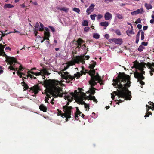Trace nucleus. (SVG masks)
I'll return each mask as SVG.
<instances>
[{"mask_svg":"<svg viewBox=\"0 0 154 154\" xmlns=\"http://www.w3.org/2000/svg\"><path fill=\"white\" fill-rule=\"evenodd\" d=\"M112 85L118 88V95L124 98V100H130L131 97V93L128 89L130 86V77L124 72H119L116 79L113 80Z\"/></svg>","mask_w":154,"mask_h":154,"instance_id":"nucleus-1","label":"nucleus"},{"mask_svg":"<svg viewBox=\"0 0 154 154\" xmlns=\"http://www.w3.org/2000/svg\"><path fill=\"white\" fill-rule=\"evenodd\" d=\"M44 84L46 87H49L53 91L54 95L53 96L56 98L58 97H62L64 94H67V92H65L64 93H61L62 91V88L59 87L61 82L55 80H46L44 82Z\"/></svg>","mask_w":154,"mask_h":154,"instance_id":"nucleus-2","label":"nucleus"},{"mask_svg":"<svg viewBox=\"0 0 154 154\" xmlns=\"http://www.w3.org/2000/svg\"><path fill=\"white\" fill-rule=\"evenodd\" d=\"M81 74L85 75L86 73H88L89 75L91 77V80L89 82V83L90 85V87L89 88V90L86 92V93H90L91 94L94 95L95 92V91L96 89L94 87L96 85V82L95 81H96V75H94L92 73H94V71H92L91 70H89L88 69H86L84 67L82 68V70L81 71Z\"/></svg>","mask_w":154,"mask_h":154,"instance_id":"nucleus-3","label":"nucleus"},{"mask_svg":"<svg viewBox=\"0 0 154 154\" xmlns=\"http://www.w3.org/2000/svg\"><path fill=\"white\" fill-rule=\"evenodd\" d=\"M6 45H3L2 44H0V48L1 50L0 51V55L5 57L6 61L8 63V64H10V66L8 67V69H10V70L17 71V68L15 67L14 66L16 63H17L16 59L13 57L8 56L4 51V49Z\"/></svg>","mask_w":154,"mask_h":154,"instance_id":"nucleus-4","label":"nucleus"},{"mask_svg":"<svg viewBox=\"0 0 154 154\" xmlns=\"http://www.w3.org/2000/svg\"><path fill=\"white\" fill-rule=\"evenodd\" d=\"M23 88L25 90L26 89L27 90L29 89V91H31V92H32L34 93V95H33V96H35L38 93L39 91L41 90L39 84H38L35 85L34 86L31 87L30 88H29V87L27 84H26L24 85Z\"/></svg>","mask_w":154,"mask_h":154,"instance_id":"nucleus-5","label":"nucleus"},{"mask_svg":"<svg viewBox=\"0 0 154 154\" xmlns=\"http://www.w3.org/2000/svg\"><path fill=\"white\" fill-rule=\"evenodd\" d=\"M63 111L64 113H62L61 116L62 117H64L66 119L67 118H70L71 117V110L73 109L72 107H67V106H63Z\"/></svg>","mask_w":154,"mask_h":154,"instance_id":"nucleus-6","label":"nucleus"},{"mask_svg":"<svg viewBox=\"0 0 154 154\" xmlns=\"http://www.w3.org/2000/svg\"><path fill=\"white\" fill-rule=\"evenodd\" d=\"M58 73L60 75L62 79H65L66 80L67 79L70 80L71 81H74L75 80L74 77L72 76L67 72H64L63 70H62L61 71L59 72Z\"/></svg>","mask_w":154,"mask_h":154,"instance_id":"nucleus-7","label":"nucleus"},{"mask_svg":"<svg viewBox=\"0 0 154 154\" xmlns=\"http://www.w3.org/2000/svg\"><path fill=\"white\" fill-rule=\"evenodd\" d=\"M79 93L77 91L75 90L74 92H72L69 93L70 95H65L64 99L65 100L67 99L69 102H71L73 99V97H75L79 95Z\"/></svg>","mask_w":154,"mask_h":154,"instance_id":"nucleus-8","label":"nucleus"},{"mask_svg":"<svg viewBox=\"0 0 154 154\" xmlns=\"http://www.w3.org/2000/svg\"><path fill=\"white\" fill-rule=\"evenodd\" d=\"M82 55L80 56H77L74 58H73V61L69 62V65H73L75 63H79L81 60V58Z\"/></svg>","mask_w":154,"mask_h":154,"instance_id":"nucleus-9","label":"nucleus"},{"mask_svg":"<svg viewBox=\"0 0 154 154\" xmlns=\"http://www.w3.org/2000/svg\"><path fill=\"white\" fill-rule=\"evenodd\" d=\"M141 73L138 72L137 71H136L134 72V76L135 78H140L141 79H144L145 77L143 76V75H144L145 72L143 70L141 71Z\"/></svg>","mask_w":154,"mask_h":154,"instance_id":"nucleus-10","label":"nucleus"},{"mask_svg":"<svg viewBox=\"0 0 154 154\" xmlns=\"http://www.w3.org/2000/svg\"><path fill=\"white\" fill-rule=\"evenodd\" d=\"M92 63L89 64L88 68L90 69L89 70H91V72L93 71V70L94 71V73H92V74L94 75H95V70H96V69H94V68L96 65V63L93 61H92Z\"/></svg>","mask_w":154,"mask_h":154,"instance_id":"nucleus-11","label":"nucleus"},{"mask_svg":"<svg viewBox=\"0 0 154 154\" xmlns=\"http://www.w3.org/2000/svg\"><path fill=\"white\" fill-rule=\"evenodd\" d=\"M76 42L77 43V45L76 48V49L78 50L79 51L80 50V47L82 46V44L85 42L80 38H79Z\"/></svg>","mask_w":154,"mask_h":154,"instance_id":"nucleus-12","label":"nucleus"},{"mask_svg":"<svg viewBox=\"0 0 154 154\" xmlns=\"http://www.w3.org/2000/svg\"><path fill=\"white\" fill-rule=\"evenodd\" d=\"M104 81L103 80V77H101L99 74L97 72V83H99L100 85H104Z\"/></svg>","mask_w":154,"mask_h":154,"instance_id":"nucleus-13","label":"nucleus"},{"mask_svg":"<svg viewBox=\"0 0 154 154\" xmlns=\"http://www.w3.org/2000/svg\"><path fill=\"white\" fill-rule=\"evenodd\" d=\"M95 6V5L93 4H91V5L86 10V12L87 15L90 14L94 10V7Z\"/></svg>","mask_w":154,"mask_h":154,"instance_id":"nucleus-14","label":"nucleus"},{"mask_svg":"<svg viewBox=\"0 0 154 154\" xmlns=\"http://www.w3.org/2000/svg\"><path fill=\"white\" fill-rule=\"evenodd\" d=\"M112 14L108 12H106L104 15V18L106 20H108L112 19Z\"/></svg>","mask_w":154,"mask_h":154,"instance_id":"nucleus-15","label":"nucleus"},{"mask_svg":"<svg viewBox=\"0 0 154 154\" xmlns=\"http://www.w3.org/2000/svg\"><path fill=\"white\" fill-rule=\"evenodd\" d=\"M80 50L82 49L84 51V54L85 55L88 51V48L86 46L85 44H83L82 46L80 47Z\"/></svg>","mask_w":154,"mask_h":154,"instance_id":"nucleus-16","label":"nucleus"},{"mask_svg":"<svg viewBox=\"0 0 154 154\" xmlns=\"http://www.w3.org/2000/svg\"><path fill=\"white\" fill-rule=\"evenodd\" d=\"M112 41L116 44L120 45L122 43V40L121 38L113 39Z\"/></svg>","mask_w":154,"mask_h":154,"instance_id":"nucleus-17","label":"nucleus"},{"mask_svg":"<svg viewBox=\"0 0 154 154\" xmlns=\"http://www.w3.org/2000/svg\"><path fill=\"white\" fill-rule=\"evenodd\" d=\"M141 10L142 11L141 12H140V9H138L136 11L131 12V14L133 15H135L140 13L142 14V12H143V8L141 9Z\"/></svg>","mask_w":154,"mask_h":154,"instance_id":"nucleus-18","label":"nucleus"},{"mask_svg":"<svg viewBox=\"0 0 154 154\" xmlns=\"http://www.w3.org/2000/svg\"><path fill=\"white\" fill-rule=\"evenodd\" d=\"M39 108L40 110L43 111L44 112H47V107L43 104H41L39 106Z\"/></svg>","mask_w":154,"mask_h":154,"instance_id":"nucleus-19","label":"nucleus"},{"mask_svg":"<svg viewBox=\"0 0 154 154\" xmlns=\"http://www.w3.org/2000/svg\"><path fill=\"white\" fill-rule=\"evenodd\" d=\"M44 34L45 36L44 38H45L47 40H49V38L50 36L49 32L45 31Z\"/></svg>","mask_w":154,"mask_h":154,"instance_id":"nucleus-20","label":"nucleus"},{"mask_svg":"<svg viewBox=\"0 0 154 154\" xmlns=\"http://www.w3.org/2000/svg\"><path fill=\"white\" fill-rule=\"evenodd\" d=\"M77 99L78 100L80 104H81L85 105L86 103L84 101H83V100L84 99L82 98L81 97H78Z\"/></svg>","mask_w":154,"mask_h":154,"instance_id":"nucleus-21","label":"nucleus"},{"mask_svg":"<svg viewBox=\"0 0 154 154\" xmlns=\"http://www.w3.org/2000/svg\"><path fill=\"white\" fill-rule=\"evenodd\" d=\"M29 72L30 73L33 75H34L36 76H39L40 75H42V72H35L33 71H29Z\"/></svg>","mask_w":154,"mask_h":154,"instance_id":"nucleus-22","label":"nucleus"},{"mask_svg":"<svg viewBox=\"0 0 154 154\" xmlns=\"http://www.w3.org/2000/svg\"><path fill=\"white\" fill-rule=\"evenodd\" d=\"M100 25L102 26L107 27L109 25V23L108 22H102L100 23Z\"/></svg>","mask_w":154,"mask_h":154,"instance_id":"nucleus-23","label":"nucleus"},{"mask_svg":"<svg viewBox=\"0 0 154 154\" xmlns=\"http://www.w3.org/2000/svg\"><path fill=\"white\" fill-rule=\"evenodd\" d=\"M145 7L146 8L147 10L152 9V7L150 4L145 3L144 5Z\"/></svg>","mask_w":154,"mask_h":154,"instance_id":"nucleus-24","label":"nucleus"},{"mask_svg":"<svg viewBox=\"0 0 154 154\" xmlns=\"http://www.w3.org/2000/svg\"><path fill=\"white\" fill-rule=\"evenodd\" d=\"M14 7V6L10 4H5L4 7V8L5 9H6L7 8H11Z\"/></svg>","mask_w":154,"mask_h":154,"instance_id":"nucleus-25","label":"nucleus"},{"mask_svg":"<svg viewBox=\"0 0 154 154\" xmlns=\"http://www.w3.org/2000/svg\"><path fill=\"white\" fill-rule=\"evenodd\" d=\"M57 9L58 10H60L61 11H63L65 12H67L69 10V9L65 7L63 8H59L58 7L57 8Z\"/></svg>","mask_w":154,"mask_h":154,"instance_id":"nucleus-26","label":"nucleus"},{"mask_svg":"<svg viewBox=\"0 0 154 154\" xmlns=\"http://www.w3.org/2000/svg\"><path fill=\"white\" fill-rule=\"evenodd\" d=\"M136 78L137 79V82H139L140 83L141 85L142 86L144 85L145 82L142 80H144V79H141L140 78Z\"/></svg>","mask_w":154,"mask_h":154,"instance_id":"nucleus-27","label":"nucleus"},{"mask_svg":"<svg viewBox=\"0 0 154 154\" xmlns=\"http://www.w3.org/2000/svg\"><path fill=\"white\" fill-rule=\"evenodd\" d=\"M82 75V74H81L79 72H77L76 74H75L74 75V78L75 77H76L77 78H79L80 76ZM73 77V76H72Z\"/></svg>","mask_w":154,"mask_h":154,"instance_id":"nucleus-28","label":"nucleus"},{"mask_svg":"<svg viewBox=\"0 0 154 154\" xmlns=\"http://www.w3.org/2000/svg\"><path fill=\"white\" fill-rule=\"evenodd\" d=\"M42 72V74L46 75L48 73L47 70L45 68H43L41 70V71Z\"/></svg>","mask_w":154,"mask_h":154,"instance_id":"nucleus-29","label":"nucleus"},{"mask_svg":"<svg viewBox=\"0 0 154 154\" xmlns=\"http://www.w3.org/2000/svg\"><path fill=\"white\" fill-rule=\"evenodd\" d=\"M80 94H81V96H79V97H81L82 98H83L84 99H85V98H86L85 97H86V96L85 93L81 92ZM78 97V96L77 97Z\"/></svg>","mask_w":154,"mask_h":154,"instance_id":"nucleus-30","label":"nucleus"},{"mask_svg":"<svg viewBox=\"0 0 154 154\" xmlns=\"http://www.w3.org/2000/svg\"><path fill=\"white\" fill-rule=\"evenodd\" d=\"M145 48L142 46V45H140L138 48V50L139 52H141L143 51V50L145 49Z\"/></svg>","mask_w":154,"mask_h":154,"instance_id":"nucleus-31","label":"nucleus"},{"mask_svg":"<svg viewBox=\"0 0 154 154\" xmlns=\"http://www.w3.org/2000/svg\"><path fill=\"white\" fill-rule=\"evenodd\" d=\"M88 22L86 20H84L82 23V25L83 26H88Z\"/></svg>","mask_w":154,"mask_h":154,"instance_id":"nucleus-32","label":"nucleus"},{"mask_svg":"<svg viewBox=\"0 0 154 154\" xmlns=\"http://www.w3.org/2000/svg\"><path fill=\"white\" fill-rule=\"evenodd\" d=\"M116 16L119 19H122L123 18L122 15L119 14V13H117L116 14Z\"/></svg>","mask_w":154,"mask_h":154,"instance_id":"nucleus-33","label":"nucleus"},{"mask_svg":"<svg viewBox=\"0 0 154 154\" xmlns=\"http://www.w3.org/2000/svg\"><path fill=\"white\" fill-rule=\"evenodd\" d=\"M76 111L75 113H78V114H79V116H80V115L82 114V112L79 111L78 107H76Z\"/></svg>","mask_w":154,"mask_h":154,"instance_id":"nucleus-34","label":"nucleus"},{"mask_svg":"<svg viewBox=\"0 0 154 154\" xmlns=\"http://www.w3.org/2000/svg\"><path fill=\"white\" fill-rule=\"evenodd\" d=\"M41 28H39V31H42L44 30V25L41 23H40Z\"/></svg>","mask_w":154,"mask_h":154,"instance_id":"nucleus-35","label":"nucleus"},{"mask_svg":"<svg viewBox=\"0 0 154 154\" xmlns=\"http://www.w3.org/2000/svg\"><path fill=\"white\" fill-rule=\"evenodd\" d=\"M73 11L77 12L79 14L80 12V9L78 8H74L73 9Z\"/></svg>","mask_w":154,"mask_h":154,"instance_id":"nucleus-36","label":"nucleus"},{"mask_svg":"<svg viewBox=\"0 0 154 154\" xmlns=\"http://www.w3.org/2000/svg\"><path fill=\"white\" fill-rule=\"evenodd\" d=\"M85 110H88L89 108V104L86 103L84 105Z\"/></svg>","mask_w":154,"mask_h":154,"instance_id":"nucleus-37","label":"nucleus"},{"mask_svg":"<svg viewBox=\"0 0 154 154\" xmlns=\"http://www.w3.org/2000/svg\"><path fill=\"white\" fill-rule=\"evenodd\" d=\"M17 75L19 76L20 78L22 77V75H25L24 74H23L22 73L20 72L19 71H17Z\"/></svg>","mask_w":154,"mask_h":154,"instance_id":"nucleus-38","label":"nucleus"},{"mask_svg":"<svg viewBox=\"0 0 154 154\" xmlns=\"http://www.w3.org/2000/svg\"><path fill=\"white\" fill-rule=\"evenodd\" d=\"M89 97L90 98V100H93L96 103V99L95 98V96H90Z\"/></svg>","mask_w":154,"mask_h":154,"instance_id":"nucleus-39","label":"nucleus"},{"mask_svg":"<svg viewBox=\"0 0 154 154\" xmlns=\"http://www.w3.org/2000/svg\"><path fill=\"white\" fill-rule=\"evenodd\" d=\"M126 32L127 33V35L129 36V34H134V33L133 32V31H132V30H131L130 31L128 30Z\"/></svg>","mask_w":154,"mask_h":154,"instance_id":"nucleus-40","label":"nucleus"},{"mask_svg":"<svg viewBox=\"0 0 154 154\" xmlns=\"http://www.w3.org/2000/svg\"><path fill=\"white\" fill-rule=\"evenodd\" d=\"M115 32L118 35H121V33L120 31L118 29L116 30Z\"/></svg>","mask_w":154,"mask_h":154,"instance_id":"nucleus-41","label":"nucleus"},{"mask_svg":"<svg viewBox=\"0 0 154 154\" xmlns=\"http://www.w3.org/2000/svg\"><path fill=\"white\" fill-rule=\"evenodd\" d=\"M148 66L149 67V68L150 69V67H154V63H152L151 64L150 63H148Z\"/></svg>","mask_w":154,"mask_h":154,"instance_id":"nucleus-42","label":"nucleus"},{"mask_svg":"<svg viewBox=\"0 0 154 154\" xmlns=\"http://www.w3.org/2000/svg\"><path fill=\"white\" fill-rule=\"evenodd\" d=\"M96 16V14H94V15H91L90 16L92 20H95V17Z\"/></svg>","mask_w":154,"mask_h":154,"instance_id":"nucleus-43","label":"nucleus"},{"mask_svg":"<svg viewBox=\"0 0 154 154\" xmlns=\"http://www.w3.org/2000/svg\"><path fill=\"white\" fill-rule=\"evenodd\" d=\"M84 56H82V58H81V60H80V63H82L83 64L85 63V61L84 59H83Z\"/></svg>","mask_w":154,"mask_h":154,"instance_id":"nucleus-44","label":"nucleus"},{"mask_svg":"<svg viewBox=\"0 0 154 154\" xmlns=\"http://www.w3.org/2000/svg\"><path fill=\"white\" fill-rule=\"evenodd\" d=\"M144 32L143 31H142L141 32V40H144Z\"/></svg>","mask_w":154,"mask_h":154,"instance_id":"nucleus-45","label":"nucleus"},{"mask_svg":"<svg viewBox=\"0 0 154 154\" xmlns=\"http://www.w3.org/2000/svg\"><path fill=\"white\" fill-rule=\"evenodd\" d=\"M140 64L139 63H134V66L136 69H137Z\"/></svg>","mask_w":154,"mask_h":154,"instance_id":"nucleus-46","label":"nucleus"},{"mask_svg":"<svg viewBox=\"0 0 154 154\" xmlns=\"http://www.w3.org/2000/svg\"><path fill=\"white\" fill-rule=\"evenodd\" d=\"M137 69H139V70L141 71H143V70H144V69L143 68V67H142L141 66V64H140Z\"/></svg>","mask_w":154,"mask_h":154,"instance_id":"nucleus-47","label":"nucleus"},{"mask_svg":"<svg viewBox=\"0 0 154 154\" xmlns=\"http://www.w3.org/2000/svg\"><path fill=\"white\" fill-rule=\"evenodd\" d=\"M70 64L69 63V65H67L66 67H64V68L62 70L64 72V71L66 70L69 67V66L70 65H69Z\"/></svg>","mask_w":154,"mask_h":154,"instance_id":"nucleus-48","label":"nucleus"},{"mask_svg":"<svg viewBox=\"0 0 154 154\" xmlns=\"http://www.w3.org/2000/svg\"><path fill=\"white\" fill-rule=\"evenodd\" d=\"M141 20L140 18H139L137 19L136 21L135 22V23L136 24L138 23H141Z\"/></svg>","mask_w":154,"mask_h":154,"instance_id":"nucleus-49","label":"nucleus"},{"mask_svg":"<svg viewBox=\"0 0 154 154\" xmlns=\"http://www.w3.org/2000/svg\"><path fill=\"white\" fill-rule=\"evenodd\" d=\"M146 106L147 107V106H148V108L149 109H152V110H153L154 109V103H153V104L152 105V107L151 106H148V105H146Z\"/></svg>","mask_w":154,"mask_h":154,"instance_id":"nucleus-50","label":"nucleus"},{"mask_svg":"<svg viewBox=\"0 0 154 154\" xmlns=\"http://www.w3.org/2000/svg\"><path fill=\"white\" fill-rule=\"evenodd\" d=\"M83 56H84L83 59L85 60H88L89 59V58H90V57L89 56H84V55H83Z\"/></svg>","mask_w":154,"mask_h":154,"instance_id":"nucleus-51","label":"nucleus"},{"mask_svg":"<svg viewBox=\"0 0 154 154\" xmlns=\"http://www.w3.org/2000/svg\"><path fill=\"white\" fill-rule=\"evenodd\" d=\"M49 27L51 29V30L53 32H54L55 31V29L54 28L51 26H49Z\"/></svg>","mask_w":154,"mask_h":154,"instance_id":"nucleus-52","label":"nucleus"},{"mask_svg":"<svg viewBox=\"0 0 154 154\" xmlns=\"http://www.w3.org/2000/svg\"><path fill=\"white\" fill-rule=\"evenodd\" d=\"M148 42H143L141 43V45H143L145 46H146L148 45Z\"/></svg>","mask_w":154,"mask_h":154,"instance_id":"nucleus-53","label":"nucleus"},{"mask_svg":"<svg viewBox=\"0 0 154 154\" xmlns=\"http://www.w3.org/2000/svg\"><path fill=\"white\" fill-rule=\"evenodd\" d=\"M39 27V23L38 22H36L35 25V28H38Z\"/></svg>","mask_w":154,"mask_h":154,"instance_id":"nucleus-54","label":"nucleus"},{"mask_svg":"<svg viewBox=\"0 0 154 154\" xmlns=\"http://www.w3.org/2000/svg\"><path fill=\"white\" fill-rule=\"evenodd\" d=\"M57 110L58 111L57 114L58 116H61L62 114V111H60L58 109H57Z\"/></svg>","mask_w":154,"mask_h":154,"instance_id":"nucleus-55","label":"nucleus"},{"mask_svg":"<svg viewBox=\"0 0 154 154\" xmlns=\"http://www.w3.org/2000/svg\"><path fill=\"white\" fill-rule=\"evenodd\" d=\"M90 28L88 27H85L84 28V30L85 31L87 32L89 30Z\"/></svg>","mask_w":154,"mask_h":154,"instance_id":"nucleus-56","label":"nucleus"},{"mask_svg":"<svg viewBox=\"0 0 154 154\" xmlns=\"http://www.w3.org/2000/svg\"><path fill=\"white\" fill-rule=\"evenodd\" d=\"M30 73L29 72V71L28 72L27 77H29L30 78L31 77H32V75L30 74Z\"/></svg>","mask_w":154,"mask_h":154,"instance_id":"nucleus-57","label":"nucleus"},{"mask_svg":"<svg viewBox=\"0 0 154 154\" xmlns=\"http://www.w3.org/2000/svg\"><path fill=\"white\" fill-rule=\"evenodd\" d=\"M103 17V16L100 14H98L97 15V19H101L102 17Z\"/></svg>","mask_w":154,"mask_h":154,"instance_id":"nucleus-58","label":"nucleus"},{"mask_svg":"<svg viewBox=\"0 0 154 154\" xmlns=\"http://www.w3.org/2000/svg\"><path fill=\"white\" fill-rule=\"evenodd\" d=\"M105 37L107 39H108L109 37V34H106L105 35Z\"/></svg>","mask_w":154,"mask_h":154,"instance_id":"nucleus-59","label":"nucleus"},{"mask_svg":"<svg viewBox=\"0 0 154 154\" xmlns=\"http://www.w3.org/2000/svg\"><path fill=\"white\" fill-rule=\"evenodd\" d=\"M75 119L76 120H77V119L79 118V114H78V113H75Z\"/></svg>","mask_w":154,"mask_h":154,"instance_id":"nucleus-60","label":"nucleus"},{"mask_svg":"<svg viewBox=\"0 0 154 154\" xmlns=\"http://www.w3.org/2000/svg\"><path fill=\"white\" fill-rule=\"evenodd\" d=\"M48 100H49L48 98L47 97H45V101L47 103H49V102L48 101Z\"/></svg>","mask_w":154,"mask_h":154,"instance_id":"nucleus-61","label":"nucleus"},{"mask_svg":"<svg viewBox=\"0 0 154 154\" xmlns=\"http://www.w3.org/2000/svg\"><path fill=\"white\" fill-rule=\"evenodd\" d=\"M148 28V26H144L143 27V29L144 30H146Z\"/></svg>","mask_w":154,"mask_h":154,"instance_id":"nucleus-62","label":"nucleus"},{"mask_svg":"<svg viewBox=\"0 0 154 154\" xmlns=\"http://www.w3.org/2000/svg\"><path fill=\"white\" fill-rule=\"evenodd\" d=\"M137 28L139 29H141L142 28V26L141 24H139L137 25Z\"/></svg>","mask_w":154,"mask_h":154,"instance_id":"nucleus-63","label":"nucleus"},{"mask_svg":"<svg viewBox=\"0 0 154 154\" xmlns=\"http://www.w3.org/2000/svg\"><path fill=\"white\" fill-rule=\"evenodd\" d=\"M150 23L151 24H153L154 23V19H152L150 21Z\"/></svg>","mask_w":154,"mask_h":154,"instance_id":"nucleus-64","label":"nucleus"}]
</instances>
